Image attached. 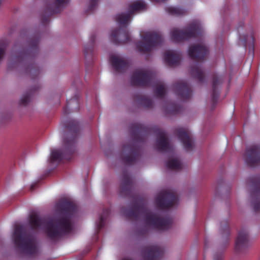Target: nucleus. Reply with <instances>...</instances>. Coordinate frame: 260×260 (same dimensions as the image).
Here are the masks:
<instances>
[{
	"label": "nucleus",
	"instance_id": "f257e3e1",
	"mask_svg": "<svg viewBox=\"0 0 260 260\" xmlns=\"http://www.w3.org/2000/svg\"><path fill=\"white\" fill-rule=\"evenodd\" d=\"M58 209L62 211L64 215L59 218L51 219L46 221L33 213L29 216V224L31 228L36 230L42 225L45 226V233L51 239H55L69 233L72 231L70 220L72 215L75 212L76 205L67 199H61L57 204Z\"/></svg>",
	"mask_w": 260,
	"mask_h": 260
},
{
	"label": "nucleus",
	"instance_id": "f03ea898",
	"mask_svg": "<svg viewBox=\"0 0 260 260\" xmlns=\"http://www.w3.org/2000/svg\"><path fill=\"white\" fill-rule=\"evenodd\" d=\"M121 212L128 219L137 220L140 216H143L147 224L159 230L169 229L172 223L170 217L161 218L150 212L146 207L145 201L142 198H138L132 208H122Z\"/></svg>",
	"mask_w": 260,
	"mask_h": 260
},
{
	"label": "nucleus",
	"instance_id": "7ed1b4c3",
	"mask_svg": "<svg viewBox=\"0 0 260 260\" xmlns=\"http://www.w3.org/2000/svg\"><path fill=\"white\" fill-rule=\"evenodd\" d=\"M133 143L123 145L122 157V161L126 165H132L139 158L140 147L136 143L144 142L150 132V129L140 123H135L130 126Z\"/></svg>",
	"mask_w": 260,
	"mask_h": 260
},
{
	"label": "nucleus",
	"instance_id": "20e7f679",
	"mask_svg": "<svg viewBox=\"0 0 260 260\" xmlns=\"http://www.w3.org/2000/svg\"><path fill=\"white\" fill-rule=\"evenodd\" d=\"M146 9V4L143 1H137L129 5L126 13H120L115 17V20L120 27L113 30L111 33L110 40L115 44H124L131 40L127 29L128 22L135 12Z\"/></svg>",
	"mask_w": 260,
	"mask_h": 260
},
{
	"label": "nucleus",
	"instance_id": "39448f33",
	"mask_svg": "<svg viewBox=\"0 0 260 260\" xmlns=\"http://www.w3.org/2000/svg\"><path fill=\"white\" fill-rule=\"evenodd\" d=\"M63 122L64 127L69 131V133L63 140L64 150L63 152L59 150H53L50 156L51 162L60 161L63 159L70 160L76 151V143L80 130L79 123L74 119H69Z\"/></svg>",
	"mask_w": 260,
	"mask_h": 260
},
{
	"label": "nucleus",
	"instance_id": "423d86ee",
	"mask_svg": "<svg viewBox=\"0 0 260 260\" xmlns=\"http://www.w3.org/2000/svg\"><path fill=\"white\" fill-rule=\"evenodd\" d=\"M12 239L16 248L21 253L32 255L37 251L35 238L27 234L22 225H17L15 226Z\"/></svg>",
	"mask_w": 260,
	"mask_h": 260
},
{
	"label": "nucleus",
	"instance_id": "0eeeda50",
	"mask_svg": "<svg viewBox=\"0 0 260 260\" xmlns=\"http://www.w3.org/2000/svg\"><path fill=\"white\" fill-rule=\"evenodd\" d=\"M202 33L201 26L197 23L192 22L183 30L173 29L171 32V38L174 42H180L191 38L197 37L201 35Z\"/></svg>",
	"mask_w": 260,
	"mask_h": 260
},
{
	"label": "nucleus",
	"instance_id": "6e6552de",
	"mask_svg": "<svg viewBox=\"0 0 260 260\" xmlns=\"http://www.w3.org/2000/svg\"><path fill=\"white\" fill-rule=\"evenodd\" d=\"M162 42L163 38L159 32L148 31L142 37V41L137 43V48L140 52L148 53Z\"/></svg>",
	"mask_w": 260,
	"mask_h": 260
},
{
	"label": "nucleus",
	"instance_id": "1a4fd4ad",
	"mask_svg": "<svg viewBox=\"0 0 260 260\" xmlns=\"http://www.w3.org/2000/svg\"><path fill=\"white\" fill-rule=\"evenodd\" d=\"M39 38L35 36L28 41V46L26 48H19L16 52L15 59L16 62H21L35 56L39 51L38 44Z\"/></svg>",
	"mask_w": 260,
	"mask_h": 260
},
{
	"label": "nucleus",
	"instance_id": "9d476101",
	"mask_svg": "<svg viewBox=\"0 0 260 260\" xmlns=\"http://www.w3.org/2000/svg\"><path fill=\"white\" fill-rule=\"evenodd\" d=\"M155 80V74L152 71L137 70L131 77V84L134 86H149Z\"/></svg>",
	"mask_w": 260,
	"mask_h": 260
},
{
	"label": "nucleus",
	"instance_id": "9b49d317",
	"mask_svg": "<svg viewBox=\"0 0 260 260\" xmlns=\"http://www.w3.org/2000/svg\"><path fill=\"white\" fill-rule=\"evenodd\" d=\"M252 190L250 194L251 205L255 212L260 211V175H254L248 179Z\"/></svg>",
	"mask_w": 260,
	"mask_h": 260
},
{
	"label": "nucleus",
	"instance_id": "f8f14e48",
	"mask_svg": "<svg viewBox=\"0 0 260 260\" xmlns=\"http://www.w3.org/2000/svg\"><path fill=\"white\" fill-rule=\"evenodd\" d=\"M178 200L176 194L168 190L161 191L155 198L156 206L161 209H168L175 205Z\"/></svg>",
	"mask_w": 260,
	"mask_h": 260
},
{
	"label": "nucleus",
	"instance_id": "ddd939ff",
	"mask_svg": "<svg viewBox=\"0 0 260 260\" xmlns=\"http://www.w3.org/2000/svg\"><path fill=\"white\" fill-rule=\"evenodd\" d=\"M70 0H55L54 3L47 6L45 14L41 17V22L43 24L49 21L50 16L59 13L69 3Z\"/></svg>",
	"mask_w": 260,
	"mask_h": 260
},
{
	"label": "nucleus",
	"instance_id": "4468645a",
	"mask_svg": "<svg viewBox=\"0 0 260 260\" xmlns=\"http://www.w3.org/2000/svg\"><path fill=\"white\" fill-rule=\"evenodd\" d=\"M155 132L157 137L156 148L160 152H173L174 147L169 142L166 132L160 128H156Z\"/></svg>",
	"mask_w": 260,
	"mask_h": 260
},
{
	"label": "nucleus",
	"instance_id": "2eb2a0df",
	"mask_svg": "<svg viewBox=\"0 0 260 260\" xmlns=\"http://www.w3.org/2000/svg\"><path fill=\"white\" fill-rule=\"evenodd\" d=\"M246 163L250 167H254L260 164V146L252 145L246 149L245 155Z\"/></svg>",
	"mask_w": 260,
	"mask_h": 260
},
{
	"label": "nucleus",
	"instance_id": "dca6fc26",
	"mask_svg": "<svg viewBox=\"0 0 260 260\" xmlns=\"http://www.w3.org/2000/svg\"><path fill=\"white\" fill-rule=\"evenodd\" d=\"M208 54V49L204 45H192L189 47L188 49V55L190 58L197 62L203 61Z\"/></svg>",
	"mask_w": 260,
	"mask_h": 260
},
{
	"label": "nucleus",
	"instance_id": "f3484780",
	"mask_svg": "<svg viewBox=\"0 0 260 260\" xmlns=\"http://www.w3.org/2000/svg\"><path fill=\"white\" fill-rule=\"evenodd\" d=\"M145 260H159L163 256L164 249L157 245H150L144 247L143 251Z\"/></svg>",
	"mask_w": 260,
	"mask_h": 260
},
{
	"label": "nucleus",
	"instance_id": "a211bd4d",
	"mask_svg": "<svg viewBox=\"0 0 260 260\" xmlns=\"http://www.w3.org/2000/svg\"><path fill=\"white\" fill-rule=\"evenodd\" d=\"M133 182L127 171H123L122 174L120 194L123 197H131L133 189Z\"/></svg>",
	"mask_w": 260,
	"mask_h": 260
},
{
	"label": "nucleus",
	"instance_id": "6ab92c4d",
	"mask_svg": "<svg viewBox=\"0 0 260 260\" xmlns=\"http://www.w3.org/2000/svg\"><path fill=\"white\" fill-rule=\"evenodd\" d=\"M250 245L249 234L246 229L242 228L238 232L236 240L235 249L238 252L244 251Z\"/></svg>",
	"mask_w": 260,
	"mask_h": 260
},
{
	"label": "nucleus",
	"instance_id": "aec40b11",
	"mask_svg": "<svg viewBox=\"0 0 260 260\" xmlns=\"http://www.w3.org/2000/svg\"><path fill=\"white\" fill-rule=\"evenodd\" d=\"M176 94L182 100L189 99L192 94V90L189 86L185 82L179 81L173 84Z\"/></svg>",
	"mask_w": 260,
	"mask_h": 260
},
{
	"label": "nucleus",
	"instance_id": "412c9836",
	"mask_svg": "<svg viewBox=\"0 0 260 260\" xmlns=\"http://www.w3.org/2000/svg\"><path fill=\"white\" fill-rule=\"evenodd\" d=\"M176 134L182 143L186 151L191 150L193 148L192 137L190 132L184 128H179L176 130Z\"/></svg>",
	"mask_w": 260,
	"mask_h": 260
},
{
	"label": "nucleus",
	"instance_id": "4be33fe9",
	"mask_svg": "<svg viewBox=\"0 0 260 260\" xmlns=\"http://www.w3.org/2000/svg\"><path fill=\"white\" fill-rule=\"evenodd\" d=\"M110 63L115 71L119 73L125 72L129 66L128 61L116 55H111Z\"/></svg>",
	"mask_w": 260,
	"mask_h": 260
},
{
	"label": "nucleus",
	"instance_id": "5701e85b",
	"mask_svg": "<svg viewBox=\"0 0 260 260\" xmlns=\"http://www.w3.org/2000/svg\"><path fill=\"white\" fill-rule=\"evenodd\" d=\"M223 82V78L221 76H218L214 75L213 77L212 82V108H214L217 102L219 91L218 89V86Z\"/></svg>",
	"mask_w": 260,
	"mask_h": 260
},
{
	"label": "nucleus",
	"instance_id": "b1692460",
	"mask_svg": "<svg viewBox=\"0 0 260 260\" xmlns=\"http://www.w3.org/2000/svg\"><path fill=\"white\" fill-rule=\"evenodd\" d=\"M164 60L169 66H177L180 63L181 55L173 51L168 50L164 54Z\"/></svg>",
	"mask_w": 260,
	"mask_h": 260
},
{
	"label": "nucleus",
	"instance_id": "393cba45",
	"mask_svg": "<svg viewBox=\"0 0 260 260\" xmlns=\"http://www.w3.org/2000/svg\"><path fill=\"white\" fill-rule=\"evenodd\" d=\"M190 74L199 82L203 83L205 80V75L199 63L196 62L190 68Z\"/></svg>",
	"mask_w": 260,
	"mask_h": 260
},
{
	"label": "nucleus",
	"instance_id": "a878e982",
	"mask_svg": "<svg viewBox=\"0 0 260 260\" xmlns=\"http://www.w3.org/2000/svg\"><path fill=\"white\" fill-rule=\"evenodd\" d=\"M134 99L135 101L138 104L145 108H150L153 106V101L145 96L140 94H136L134 95Z\"/></svg>",
	"mask_w": 260,
	"mask_h": 260
},
{
	"label": "nucleus",
	"instance_id": "bb28decb",
	"mask_svg": "<svg viewBox=\"0 0 260 260\" xmlns=\"http://www.w3.org/2000/svg\"><path fill=\"white\" fill-rule=\"evenodd\" d=\"M110 212L109 208H106L103 210L102 214L100 215L99 220L96 222V233L98 234L104 226L106 218L108 216Z\"/></svg>",
	"mask_w": 260,
	"mask_h": 260
},
{
	"label": "nucleus",
	"instance_id": "cd10ccee",
	"mask_svg": "<svg viewBox=\"0 0 260 260\" xmlns=\"http://www.w3.org/2000/svg\"><path fill=\"white\" fill-rule=\"evenodd\" d=\"M166 167L169 169L175 171L181 170L183 168L182 164L177 159H171L166 162Z\"/></svg>",
	"mask_w": 260,
	"mask_h": 260
},
{
	"label": "nucleus",
	"instance_id": "c85d7f7f",
	"mask_svg": "<svg viewBox=\"0 0 260 260\" xmlns=\"http://www.w3.org/2000/svg\"><path fill=\"white\" fill-rule=\"evenodd\" d=\"M95 40V37L92 36L91 37V44L88 45H86L84 46V53L86 58H91L93 55V43Z\"/></svg>",
	"mask_w": 260,
	"mask_h": 260
},
{
	"label": "nucleus",
	"instance_id": "c756f323",
	"mask_svg": "<svg viewBox=\"0 0 260 260\" xmlns=\"http://www.w3.org/2000/svg\"><path fill=\"white\" fill-rule=\"evenodd\" d=\"M154 93L157 98H162L166 94V89L164 84L160 81L158 82L154 90Z\"/></svg>",
	"mask_w": 260,
	"mask_h": 260
},
{
	"label": "nucleus",
	"instance_id": "7c9ffc66",
	"mask_svg": "<svg viewBox=\"0 0 260 260\" xmlns=\"http://www.w3.org/2000/svg\"><path fill=\"white\" fill-rule=\"evenodd\" d=\"M166 11L172 15L180 16L184 15L186 13V11L183 9L181 8H177L173 7H168L166 9Z\"/></svg>",
	"mask_w": 260,
	"mask_h": 260
},
{
	"label": "nucleus",
	"instance_id": "2f4dec72",
	"mask_svg": "<svg viewBox=\"0 0 260 260\" xmlns=\"http://www.w3.org/2000/svg\"><path fill=\"white\" fill-rule=\"evenodd\" d=\"M75 103L76 105L78 107L79 105V99L77 95H75V96L73 97L70 100H67V105L65 107L63 108V114L66 115L69 113V109L72 104V103Z\"/></svg>",
	"mask_w": 260,
	"mask_h": 260
},
{
	"label": "nucleus",
	"instance_id": "473e14b6",
	"mask_svg": "<svg viewBox=\"0 0 260 260\" xmlns=\"http://www.w3.org/2000/svg\"><path fill=\"white\" fill-rule=\"evenodd\" d=\"M38 88V86L32 87L29 91L23 95L20 100V104L23 106L26 105L29 102L30 95L34 91L37 90Z\"/></svg>",
	"mask_w": 260,
	"mask_h": 260
},
{
	"label": "nucleus",
	"instance_id": "72a5a7b5",
	"mask_svg": "<svg viewBox=\"0 0 260 260\" xmlns=\"http://www.w3.org/2000/svg\"><path fill=\"white\" fill-rule=\"evenodd\" d=\"M181 110V107L174 103L169 104L166 108L167 112L171 114L178 113Z\"/></svg>",
	"mask_w": 260,
	"mask_h": 260
},
{
	"label": "nucleus",
	"instance_id": "f704fd0d",
	"mask_svg": "<svg viewBox=\"0 0 260 260\" xmlns=\"http://www.w3.org/2000/svg\"><path fill=\"white\" fill-rule=\"evenodd\" d=\"M220 230L222 232V235L225 234L226 237L230 236V228L227 221H224L220 223Z\"/></svg>",
	"mask_w": 260,
	"mask_h": 260
},
{
	"label": "nucleus",
	"instance_id": "c9c22d12",
	"mask_svg": "<svg viewBox=\"0 0 260 260\" xmlns=\"http://www.w3.org/2000/svg\"><path fill=\"white\" fill-rule=\"evenodd\" d=\"M8 45V42L6 40H2L0 41V60L3 58L5 53Z\"/></svg>",
	"mask_w": 260,
	"mask_h": 260
},
{
	"label": "nucleus",
	"instance_id": "e433bc0d",
	"mask_svg": "<svg viewBox=\"0 0 260 260\" xmlns=\"http://www.w3.org/2000/svg\"><path fill=\"white\" fill-rule=\"evenodd\" d=\"M99 0H89V4L87 10V13H92L96 8Z\"/></svg>",
	"mask_w": 260,
	"mask_h": 260
},
{
	"label": "nucleus",
	"instance_id": "4c0bfd02",
	"mask_svg": "<svg viewBox=\"0 0 260 260\" xmlns=\"http://www.w3.org/2000/svg\"><path fill=\"white\" fill-rule=\"evenodd\" d=\"M31 75V78L35 79L36 77H37L40 73L39 69L32 66L29 71Z\"/></svg>",
	"mask_w": 260,
	"mask_h": 260
},
{
	"label": "nucleus",
	"instance_id": "58836bf2",
	"mask_svg": "<svg viewBox=\"0 0 260 260\" xmlns=\"http://www.w3.org/2000/svg\"><path fill=\"white\" fill-rule=\"evenodd\" d=\"M250 38L251 44H250V46L249 47V51H251L252 54H253L254 38V36H253V34L251 35Z\"/></svg>",
	"mask_w": 260,
	"mask_h": 260
},
{
	"label": "nucleus",
	"instance_id": "ea45409f",
	"mask_svg": "<svg viewBox=\"0 0 260 260\" xmlns=\"http://www.w3.org/2000/svg\"><path fill=\"white\" fill-rule=\"evenodd\" d=\"M222 258L223 254L222 253L215 254L214 255V260H222Z\"/></svg>",
	"mask_w": 260,
	"mask_h": 260
},
{
	"label": "nucleus",
	"instance_id": "a19ab883",
	"mask_svg": "<svg viewBox=\"0 0 260 260\" xmlns=\"http://www.w3.org/2000/svg\"><path fill=\"white\" fill-rule=\"evenodd\" d=\"M247 42H248V38H247V37H244V40H243V44H244V46L245 47H246V45L247 44Z\"/></svg>",
	"mask_w": 260,
	"mask_h": 260
},
{
	"label": "nucleus",
	"instance_id": "79ce46f5",
	"mask_svg": "<svg viewBox=\"0 0 260 260\" xmlns=\"http://www.w3.org/2000/svg\"><path fill=\"white\" fill-rule=\"evenodd\" d=\"M152 2H155V3H160V2H165L167 0H150Z\"/></svg>",
	"mask_w": 260,
	"mask_h": 260
},
{
	"label": "nucleus",
	"instance_id": "37998d69",
	"mask_svg": "<svg viewBox=\"0 0 260 260\" xmlns=\"http://www.w3.org/2000/svg\"><path fill=\"white\" fill-rule=\"evenodd\" d=\"M36 186H37V184H32L30 186V190H34L35 189Z\"/></svg>",
	"mask_w": 260,
	"mask_h": 260
},
{
	"label": "nucleus",
	"instance_id": "c03bdc74",
	"mask_svg": "<svg viewBox=\"0 0 260 260\" xmlns=\"http://www.w3.org/2000/svg\"><path fill=\"white\" fill-rule=\"evenodd\" d=\"M17 46V45H15V46H14V48H13V51H16Z\"/></svg>",
	"mask_w": 260,
	"mask_h": 260
},
{
	"label": "nucleus",
	"instance_id": "a18cd8bd",
	"mask_svg": "<svg viewBox=\"0 0 260 260\" xmlns=\"http://www.w3.org/2000/svg\"><path fill=\"white\" fill-rule=\"evenodd\" d=\"M208 242L206 240H205V247H207Z\"/></svg>",
	"mask_w": 260,
	"mask_h": 260
},
{
	"label": "nucleus",
	"instance_id": "49530a36",
	"mask_svg": "<svg viewBox=\"0 0 260 260\" xmlns=\"http://www.w3.org/2000/svg\"><path fill=\"white\" fill-rule=\"evenodd\" d=\"M239 29H240V27H238L237 28V30H238V31L239 32V31H240V30H239Z\"/></svg>",
	"mask_w": 260,
	"mask_h": 260
}]
</instances>
